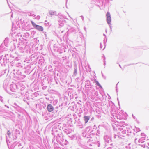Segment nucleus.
<instances>
[{"label":"nucleus","instance_id":"4","mask_svg":"<svg viewBox=\"0 0 149 149\" xmlns=\"http://www.w3.org/2000/svg\"><path fill=\"white\" fill-rule=\"evenodd\" d=\"M84 120L85 123H87L88 122L89 119V118L88 116H85L84 117Z\"/></svg>","mask_w":149,"mask_h":149},{"label":"nucleus","instance_id":"1","mask_svg":"<svg viewBox=\"0 0 149 149\" xmlns=\"http://www.w3.org/2000/svg\"><path fill=\"white\" fill-rule=\"evenodd\" d=\"M31 23L33 26L36 29L40 31H43L44 29L42 27L39 25H36L33 21H31Z\"/></svg>","mask_w":149,"mask_h":149},{"label":"nucleus","instance_id":"7","mask_svg":"<svg viewBox=\"0 0 149 149\" xmlns=\"http://www.w3.org/2000/svg\"><path fill=\"white\" fill-rule=\"evenodd\" d=\"M74 72H77V70H75V71H74Z\"/></svg>","mask_w":149,"mask_h":149},{"label":"nucleus","instance_id":"3","mask_svg":"<svg viewBox=\"0 0 149 149\" xmlns=\"http://www.w3.org/2000/svg\"><path fill=\"white\" fill-rule=\"evenodd\" d=\"M47 109L48 111L51 112L53 111L54 108L52 105L49 104L47 105Z\"/></svg>","mask_w":149,"mask_h":149},{"label":"nucleus","instance_id":"2","mask_svg":"<svg viewBox=\"0 0 149 149\" xmlns=\"http://www.w3.org/2000/svg\"><path fill=\"white\" fill-rule=\"evenodd\" d=\"M107 17V23L109 24L110 23L111 21V19L109 12H107L106 14Z\"/></svg>","mask_w":149,"mask_h":149},{"label":"nucleus","instance_id":"5","mask_svg":"<svg viewBox=\"0 0 149 149\" xmlns=\"http://www.w3.org/2000/svg\"><path fill=\"white\" fill-rule=\"evenodd\" d=\"M95 82L96 83V84L99 86L101 88H102V86H101L100 84H99V83L96 80H95Z\"/></svg>","mask_w":149,"mask_h":149},{"label":"nucleus","instance_id":"6","mask_svg":"<svg viewBox=\"0 0 149 149\" xmlns=\"http://www.w3.org/2000/svg\"><path fill=\"white\" fill-rule=\"evenodd\" d=\"M55 14V13L54 12L51 11V12H50V14L51 15H54Z\"/></svg>","mask_w":149,"mask_h":149}]
</instances>
